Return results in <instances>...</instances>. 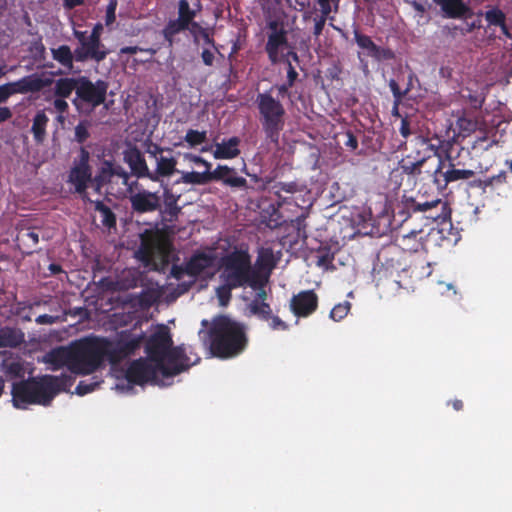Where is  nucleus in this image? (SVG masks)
Listing matches in <instances>:
<instances>
[{
  "mask_svg": "<svg viewBox=\"0 0 512 512\" xmlns=\"http://www.w3.org/2000/svg\"><path fill=\"white\" fill-rule=\"evenodd\" d=\"M145 353L151 362L158 365L160 374L166 378L186 371L200 360L199 357L191 360L183 345L173 347L170 331L164 325L159 326L145 339Z\"/></svg>",
  "mask_w": 512,
  "mask_h": 512,
  "instance_id": "f257e3e1",
  "label": "nucleus"
},
{
  "mask_svg": "<svg viewBox=\"0 0 512 512\" xmlns=\"http://www.w3.org/2000/svg\"><path fill=\"white\" fill-rule=\"evenodd\" d=\"M64 389V373L59 377L42 375L14 382L11 387L12 403L17 409L29 405L47 406Z\"/></svg>",
  "mask_w": 512,
  "mask_h": 512,
  "instance_id": "f03ea898",
  "label": "nucleus"
},
{
  "mask_svg": "<svg viewBox=\"0 0 512 512\" xmlns=\"http://www.w3.org/2000/svg\"><path fill=\"white\" fill-rule=\"evenodd\" d=\"M162 193L150 191L145 188L130 190L128 197L131 212L133 215H145L159 213L163 221L174 222L181 213L178 205L180 195L173 192L167 184H161Z\"/></svg>",
  "mask_w": 512,
  "mask_h": 512,
  "instance_id": "7ed1b4c3",
  "label": "nucleus"
},
{
  "mask_svg": "<svg viewBox=\"0 0 512 512\" xmlns=\"http://www.w3.org/2000/svg\"><path fill=\"white\" fill-rule=\"evenodd\" d=\"M208 335L212 355L222 359L239 355L248 343L245 326L225 315L213 319Z\"/></svg>",
  "mask_w": 512,
  "mask_h": 512,
  "instance_id": "20e7f679",
  "label": "nucleus"
},
{
  "mask_svg": "<svg viewBox=\"0 0 512 512\" xmlns=\"http://www.w3.org/2000/svg\"><path fill=\"white\" fill-rule=\"evenodd\" d=\"M111 341L106 338H85L66 346V367L73 358L82 374L96 371L107 359L110 362Z\"/></svg>",
  "mask_w": 512,
  "mask_h": 512,
  "instance_id": "39448f33",
  "label": "nucleus"
},
{
  "mask_svg": "<svg viewBox=\"0 0 512 512\" xmlns=\"http://www.w3.org/2000/svg\"><path fill=\"white\" fill-rule=\"evenodd\" d=\"M220 279L239 287L256 289L262 285L258 271L252 267L251 255L247 248L235 247L220 259Z\"/></svg>",
  "mask_w": 512,
  "mask_h": 512,
  "instance_id": "423d86ee",
  "label": "nucleus"
},
{
  "mask_svg": "<svg viewBox=\"0 0 512 512\" xmlns=\"http://www.w3.org/2000/svg\"><path fill=\"white\" fill-rule=\"evenodd\" d=\"M108 82L98 79L92 82L86 76L66 78V98L71 92H75L73 103L81 113H90L106 100Z\"/></svg>",
  "mask_w": 512,
  "mask_h": 512,
  "instance_id": "0eeeda50",
  "label": "nucleus"
},
{
  "mask_svg": "<svg viewBox=\"0 0 512 512\" xmlns=\"http://www.w3.org/2000/svg\"><path fill=\"white\" fill-rule=\"evenodd\" d=\"M260 123L268 143L279 145L280 133L285 126V108L271 93H259L256 98Z\"/></svg>",
  "mask_w": 512,
  "mask_h": 512,
  "instance_id": "6e6552de",
  "label": "nucleus"
},
{
  "mask_svg": "<svg viewBox=\"0 0 512 512\" xmlns=\"http://www.w3.org/2000/svg\"><path fill=\"white\" fill-rule=\"evenodd\" d=\"M447 203L440 198H425L423 195L416 196L403 195L400 203L397 205L394 217H399L401 222H405L413 213H424L427 219L438 221L445 219Z\"/></svg>",
  "mask_w": 512,
  "mask_h": 512,
  "instance_id": "1a4fd4ad",
  "label": "nucleus"
},
{
  "mask_svg": "<svg viewBox=\"0 0 512 512\" xmlns=\"http://www.w3.org/2000/svg\"><path fill=\"white\" fill-rule=\"evenodd\" d=\"M172 245L161 233H145L137 251L138 258L145 266L158 270L169 262Z\"/></svg>",
  "mask_w": 512,
  "mask_h": 512,
  "instance_id": "9d476101",
  "label": "nucleus"
},
{
  "mask_svg": "<svg viewBox=\"0 0 512 512\" xmlns=\"http://www.w3.org/2000/svg\"><path fill=\"white\" fill-rule=\"evenodd\" d=\"M212 181H221L224 185L232 188L247 187V180L238 176L236 170L227 165H218L213 171L182 172V176L176 181V184L206 185Z\"/></svg>",
  "mask_w": 512,
  "mask_h": 512,
  "instance_id": "9b49d317",
  "label": "nucleus"
},
{
  "mask_svg": "<svg viewBox=\"0 0 512 512\" xmlns=\"http://www.w3.org/2000/svg\"><path fill=\"white\" fill-rule=\"evenodd\" d=\"M108 54L109 50L106 49L101 40L87 38V40L78 45L73 52L66 46V69L72 68L73 60L79 62L91 60L100 63Z\"/></svg>",
  "mask_w": 512,
  "mask_h": 512,
  "instance_id": "f8f14e48",
  "label": "nucleus"
},
{
  "mask_svg": "<svg viewBox=\"0 0 512 512\" xmlns=\"http://www.w3.org/2000/svg\"><path fill=\"white\" fill-rule=\"evenodd\" d=\"M89 152L85 148L80 149L79 161L71 169L69 182L74 186L75 192L79 194L83 201H91L86 191L89 182H91L92 172L89 165Z\"/></svg>",
  "mask_w": 512,
  "mask_h": 512,
  "instance_id": "ddd939ff",
  "label": "nucleus"
},
{
  "mask_svg": "<svg viewBox=\"0 0 512 512\" xmlns=\"http://www.w3.org/2000/svg\"><path fill=\"white\" fill-rule=\"evenodd\" d=\"M144 340V333L139 335H133L127 332L121 333L117 341H111L110 363L116 364L134 354L135 351L140 348Z\"/></svg>",
  "mask_w": 512,
  "mask_h": 512,
  "instance_id": "4468645a",
  "label": "nucleus"
},
{
  "mask_svg": "<svg viewBox=\"0 0 512 512\" xmlns=\"http://www.w3.org/2000/svg\"><path fill=\"white\" fill-rule=\"evenodd\" d=\"M158 373L160 371L156 363L151 362L148 358H139L129 365L125 377L131 384L144 385L156 381Z\"/></svg>",
  "mask_w": 512,
  "mask_h": 512,
  "instance_id": "2eb2a0df",
  "label": "nucleus"
},
{
  "mask_svg": "<svg viewBox=\"0 0 512 512\" xmlns=\"http://www.w3.org/2000/svg\"><path fill=\"white\" fill-rule=\"evenodd\" d=\"M54 83V75L43 73L32 74L25 76L15 82H9L5 85L7 86L10 95H14L17 93L26 94L28 92H39L42 89L49 87Z\"/></svg>",
  "mask_w": 512,
  "mask_h": 512,
  "instance_id": "dca6fc26",
  "label": "nucleus"
},
{
  "mask_svg": "<svg viewBox=\"0 0 512 512\" xmlns=\"http://www.w3.org/2000/svg\"><path fill=\"white\" fill-rule=\"evenodd\" d=\"M319 305V297L312 289L303 290L292 296L290 310L298 318H307L312 315Z\"/></svg>",
  "mask_w": 512,
  "mask_h": 512,
  "instance_id": "f3484780",
  "label": "nucleus"
},
{
  "mask_svg": "<svg viewBox=\"0 0 512 512\" xmlns=\"http://www.w3.org/2000/svg\"><path fill=\"white\" fill-rule=\"evenodd\" d=\"M353 34L356 44L366 52L367 56L376 61H388L395 58L391 49L376 45L370 36L362 34L357 28L354 29Z\"/></svg>",
  "mask_w": 512,
  "mask_h": 512,
  "instance_id": "a211bd4d",
  "label": "nucleus"
},
{
  "mask_svg": "<svg viewBox=\"0 0 512 512\" xmlns=\"http://www.w3.org/2000/svg\"><path fill=\"white\" fill-rule=\"evenodd\" d=\"M216 254L213 250L195 251L186 261V274L190 277H198L206 270L212 268L216 261Z\"/></svg>",
  "mask_w": 512,
  "mask_h": 512,
  "instance_id": "6ab92c4d",
  "label": "nucleus"
},
{
  "mask_svg": "<svg viewBox=\"0 0 512 512\" xmlns=\"http://www.w3.org/2000/svg\"><path fill=\"white\" fill-rule=\"evenodd\" d=\"M114 177L122 179V184L129 186L130 174L120 164L105 160L95 175V181L98 182V185H107L112 182Z\"/></svg>",
  "mask_w": 512,
  "mask_h": 512,
  "instance_id": "aec40b11",
  "label": "nucleus"
},
{
  "mask_svg": "<svg viewBox=\"0 0 512 512\" xmlns=\"http://www.w3.org/2000/svg\"><path fill=\"white\" fill-rule=\"evenodd\" d=\"M124 161L128 164L131 175L137 179L147 178L150 180V172L143 153L137 147H131L124 151Z\"/></svg>",
  "mask_w": 512,
  "mask_h": 512,
  "instance_id": "412c9836",
  "label": "nucleus"
},
{
  "mask_svg": "<svg viewBox=\"0 0 512 512\" xmlns=\"http://www.w3.org/2000/svg\"><path fill=\"white\" fill-rule=\"evenodd\" d=\"M268 26L272 32L268 35L265 51L271 63L275 64L278 62L279 49L287 44V36L284 29L278 30L276 21H271Z\"/></svg>",
  "mask_w": 512,
  "mask_h": 512,
  "instance_id": "4be33fe9",
  "label": "nucleus"
},
{
  "mask_svg": "<svg viewBox=\"0 0 512 512\" xmlns=\"http://www.w3.org/2000/svg\"><path fill=\"white\" fill-rule=\"evenodd\" d=\"M176 172H178L177 159L173 156L159 155L156 157V168L150 172V180L161 185L164 184V178H170Z\"/></svg>",
  "mask_w": 512,
  "mask_h": 512,
  "instance_id": "5701e85b",
  "label": "nucleus"
},
{
  "mask_svg": "<svg viewBox=\"0 0 512 512\" xmlns=\"http://www.w3.org/2000/svg\"><path fill=\"white\" fill-rule=\"evenodd\" d=\"M422 145L424 146L425 151H430L433 156H431V163L427 164L423 168V174H426L427 177L432 178L433 182L437 184V186H440V180L438 178V175H442V169L444 166V161L442 158L438 155V148L431 144L428 140L422 139Z\"/></svg>",
  "mask_w": 512,
  "mask_h": 512,
  "instance_id": "b1692460",
  "label": "nucleus"
},
{
  "mask_svg": "<svg viewBox=\"0 0 512 512\" xmlns=\"http://www.w3.org/2000/svg\"><path fill=\"white\" fill-rule=\"evenodd\" d=\"M448 19H460L466 17L470 12V7L463 0H433Z\"/></svg>",
  "mask_w": 512,
  "mask_h": 512,
  "instance_id": "393cba45",
  "label": "nucleus"
},
{
  "mask_svg": "<svg viewBox=\"0 0 512 512\" xmlns=\"http://www.w3.org/2000/svg\"><path fill=\"white\" fill-rule=\"evenodd\" d=\"M241 140L237 136L229 139H223L221 143L215 145L213 156L215 159H234L241 153L239 145Z\"/></svg>",
  "mask_w": 512,
  "mask_h": 512,
  "instance_id": "a878e982",
  "label": "nucleus"
},
{
  "mask_svg": "<svg viewBox=\"0 0 512 512\" xmlns=\"http://www.w3.org/2000/svg\"><path fill=\"white\" fill-rule=\"evenodd\" d=\"M201 3L199 0H179L178 1V19L198 27V24L194 22L195 17L201 11Z\"/></svg>",
  "mask_w": 512,
  "mask_h": 512,
  "instance_id": "bb28decb",
  "label": "nucleus"
},
{
  "mask_svg": "<svg viewBox=\"0 0 512 512\" xmlns=\"http://www.w3.org/2000/svg\"><path fill=\"white\" fill-rule=\"evenodd\" d=\"M25 341L24 333L14 327L0 328V348H16Z\"/></svg>",
  "mask_w": 512,
  "mask_h": 512,
  "instance_id": "cd10ccee",
  "label": "nucleus"
},
{
  "mask_svg": "<svg viewBox=\"0 0 512 512\" xmlns=\"http://www.w3.org/2000/svg\"><path fill=\"white\" fill-rule=\"evenodd\" d=\"M16 242L23 253L32 254L39 242V234L32 229H21L16 236Z\"/></svg>",
  "mask_w": 512,
  "mask_h": 512,
  "instance_id": "c85d7f7f",
  "label": "nucleus"
},
{
  "mask_svg": "<svg viewBox=\"0 0 512 512\" xmlns=\"http://www.w3.org/2000/svg\"><path fill=\"white\" fill-rule=\"evenodd\" d=\"M422 233V230H409L407 233L403 234L398 240L400 247L411 253L418 252L424 248V243L421 240V237L418 236Z\"/></svg>",
  "mask_w": 512,
  "mask_h": 512,
  "instance_id": "c756f323",
  "label": "nucleus"
},
{
  "mask_svg": "<svg viewBox=\"0 0 512 512\" xmlns=\"http://www.w3.org/2000/svg\"><path fill=\"white\" fill-rule=\"evenodd\" d=\"M443 185L447 186L449 183L456 182L459 180H469L475 176V171L470 169H460L456 165L449 161L448 168L442 173Z\"/></svg>",
  "mask_w": 512,
  "mask_h": 512,
  "instance_id": "7c9ffc66",
  "label": "nucleus"
},
{
  "mask_svg": "<svg viewBox=\"0 0 512 512\" xmlns=\"http://www.w3.org/2000/svg\"><path fill=\"white\" fill-rule=\"evenodd\" d=\"M485 20L489 26L500 27L501 32L508 38H512L509 28L506 24V15L498 7L487 10L484 14Z\"/></svg>",
  "mask_w": 512,
  "mask_h": 512,
  "instance_id": "2f4dec72",
  "label": "nucleus"
},
{
  "mask_svg": "<svg viewBox=\"0 0 512 512\" xmlns=\"http://www.w3.org/2000/svg\"><path fill=\"white\" fill-rule=\"evenodd\" d=\"M190 25L180 19L170 20L162 30L163 37L167 42V47L172 48L174 45V36L182 31L189 29Z\"/></svg>",
  "mask_w": 512,
  "mask_h": 512,
  "instance_id": "473e14b6",
  "label": "nucleus"
},
{
  "mask_svg": "<svg viewBox=\"0 0 512 512\" xmlns=\"http://www.w3.org/2000/svg\"><path fill=\"white\" fill-rule=\"evenodd\" d=\"M431 163V156L428 155L423 157L415 162H411L408 160H402L400 162V168L402 172L409 176L421 177L423 174V168Z\"/></svg>",
  "mask_w": 512,
  "mask_h": 512,
  "instance_id": "72a5a7b5",
  "label": "nucleus"
},
{
  "mask_svg": "<svg viewBox=\"0 0 512 512\" xmlns=\"http://www.w3.org/2000/svg\"><path fill=\"white\" fill-rule=\"evenodd\" d=\"M89 202L94 204V210L100 213L101 223L104 227L110 229L116 226V216L109 206L100 199H91Z\"/></svg>",
  "mask_w": 512,
  "mask_h": 512,
  "instance_id": "f704fd0d",
  "label": "nucleus"
},
{
  "mask_svg": "<svg viewBox=\"0 0 512 512\" xmlns=\"http://www.w3.org/2000/svg\"><path fill=\"white\" fill-rule=\"evenodd\" d=\"M48 120L44 112H38L33 119L31 132L33 133L35 141L38 143H41L45 138Z\"/></svg>",
  "mask_w": 512,
  "mask_h": 512,
  "instance_id": "c9c22d12",
  "label": "nucleus"
},
{
  "mask_svg": "<svg viewBox=\"0 0 512 512\" xmlns=\"http://www.w3.org/2000/svg\"><path fill=\"white\" fill-rule=\"evenodd\" d=\"M44 362L51 365L53 370L64 367V346L60 345L50 350L44 356Z\"/></svg>",
  "mask_w": 512,
  "mask_h": 512,
  "instance_id": "e433bc0d",
  "label": "nucleus"
},
{
  "mask_svg": "<svg viewBox=\"0 0 512 512\" xmlns=\"http://www.w3.org/2000/svg\"><path fill=\"white\" fill-rule=\"evenodd\" d=\"M316 265L320 268L328 269L332 266L334 260V252L330 246H320L316 251Z\"/></svg>",
  "mask_w": 512,
  "mask_h": 512,
  "instance_id": "4c0bfd02",
  "label": "nucleus"
},
{
  "mask_svg": "<svg viewBox=\"0 0 512 512\" xmlns=\"http://www.w3.org/2000/svg\"><path fill=\"white\" fill-rule=\"evenodd\" d=\"M222 285L216 288V296L220 306H227L232 298V290L240 288L239 286L228 282L222 281Z\"/></svg>",
  "mask_w": 512,
  "mask_h": 512,
  "instance_id": "58836bf2",
  "label": "nucleus"
},
{
  "mask_svg": "<svg viewBox=\"0 0 512 512\" xmlns=\"http://www.w3.org/2000/svg\"><path fill=\"white\" fill-rule=\"evenodd\" d=\"M55 107L57 108L59 114L57 116L58 121L63 124L64 123V78H59L55 81Z\"/></svg>",
  "mask_w": 512,
  "mask_h": 512,
  "instance_id": "ea45409f",
  "label": "nucleus"
},
{
  "mask_svg": "<svg viewBox=\"0 0 512 512\" xmlns=\"http://www.w3.org/2000/svg\"><path fill=\"white\" fill-rule=\"evenodd\" d=\"M249 309L252 314L256 315L263 321H269L272 318V309L270 305L263 301H252L249 304Z\"/></svg>",
  "mask_w": 512,
  "mask_h": 512,
  "instance_id": "a19ab883",
  "label": "nucleus"
},
{
  "mask_svg": "<svg viewBox=\"0 0 512 512\" xmlns=\"http://www.w3.org/2000/svg\"><path fill=\"white\" fill-rule=\"evenodd\" d=\"M4 372L12 378H23L25 374L24 365L19 361L4 363Z\"/></svg>",
  "mask_w": 512,
  "mask_h": 512,
  "instance_id": "79ce46f5",
  "label": "nucleus"
},
{
  "mask_svg": "<svg viewBox=\"0 0 512 512\" xmlns=\"http://www.w3.org/2000/svg\"><path fill=\"white\" fill-rule=\"evenodd\" d=\"M351 309V303L348 301H344L342 303L336 304L332 310L330 311V318L336 322L344 319Z\"/></svg>",
  "mask_w": 512,
  "mask_h": 512,
  "instance_id": "37998d69",
  "label": "nucleus"
},
{
  "mask_svg": "<svg viewBox=\"0 0 512 512\" xmlns=\"http://www.w3.org/2000/svg\"><path fill=\"white\" fill-rule=\"evenodd\" d=\"M184 139L190 146L195 147L206 141L207 133L206 131L189 129Z\"/></svg>",
  "mask_w": 512,
  "mask_h": 512,
  "instance_id": "c03bdc74",
  "label": "nucleus"
},
{
  "mask_svg": "<svg viewBox=\"0 0 512 512\" xmlns=\"http://www.w3.org/2000/svg\"><path fill=\"white\" fill-rule=\"evenodd\" d=\"M89 127L90 122L87 120L80 121L79 124L75 127V140L78 143H84L89 138Z\"/></svg>",
  "mask_w": 512,
  "mask_h": 512,
  "instance_id": "a18cd8bd",
  "label": "nucleus"
},
{
  "mask_svg": "<svg viewBox=\"0 0 512 512\" xmlns=\"http://www.w3.org/2000/svg\"><path fill=\"white\" fill-rule=\"evenodd\" d=\"M388 85L393 94L394 101H402L410 90L409 88H406L405 90L402 91L400 89L398 82L395 79H390Z\"/></svg>",
  "mask_w": 512,
  "mask_h": 512,
  "instance_id": "49530a36",
  "label": "nucleus"
},
{
  "mask_svg": "<svg viewBox=\"0 0 512 512\" xmlns=\"http://www.w3.org/2000/svg\"><path fill=\"white\" fill-rule=\"evenodd\" d=\"M329 15L320 14L314 18V30L313 35L315 37H319L324 29L325 23L328 19Z\"/></svg>",
  "mask_w": 512,
  "mask_h": 512,
  "instance_id": "de8ad7c7",
  "label": "nucleus"
},
{
  "mask_svg": "<svg viewBox=\"0 0 512 512\" xmlns=\"http://www.w3.org/2000/svg\"><path fill=\"white\" fill-rule=\"evenodd\" d=\"M99 386V382H85L80 381L78 385L76 386V393L78 395H85L87 393H90L96 389V387Z\"/></svg>",
  "mask_w": 512,
  "mask_h": 512,
  "instance_id": "09e8293b",
  "label": "nucleus"
},
{
  "mask_svg": "<svg viewBox=\"0 0 512 512\" xmlns=\"http://www.w3.org/2000/svg\"><path fill=\"white\" fill-rule=\"evenodd\" d=\"M116 8H117V1L111 0L107 6L106 9V16H105V24L107 26L111 25L115 19H116Z\"/></svg>",
  "mask_w": 512,
  "mask_h": 512,
  "instance_id": "8fccbe9b",
  "label": "nucleus"
},
{
  "mask_svg": "<svg viewBox=\"0 0 512 512\" xmlns=\"http://www.w3.org/2000/svg\"><path fill=\"white\" fill-rule=\"evenodd\" d=\"M409 3L420 16H423L431 7L427 0H412Z\"/></svg>",
  "mask_w": 512,
  "mask_h": 512,
  "instance_id": "3c124183",
  "label": "nucleus"
},
{
  "mask_svg": "<svg viewBox=\"0 0 512 512\" xmlns=\"http://www.w3.org/2000/svg\"><path fill=\"white\" fill-rule=\"evenodd\" d=\"M282 223H283L282 216L280 215L279 211L273 207V212L270 215L269 220L267 221V226L272 229H275V228L280 227L282 225Z\"/></svg>",
  "mask_w": 512,
  "mask_h": 512,
  "instance_id": "603ef678",
  "label": "nucleus"
},
{
  "mask_svg": "<svg viewBox=\"0 0 512 512\" xmlns=\"http://www.w3.org/2000/svg\"><path fill=\"white\" fill-rule=\"evenodd\" d=\"M269 326L273 330H287L288 324L284 322L280 317L272 315V318H270Z\"/></svg>",
  "mask_w": 512,
  "mask_h": 512,
  "instance_id": "864d4df0",
  "label": "nucleus"
},
{
  "mask_svg": "<svg viewBox=\"0 0 512 512\" xmlns=\"http://www.w3.org/2000/svg\"><path fill=\"white\" fill-rule=\"evenodd\" d=\"M495 179H496V177H491V178H488L486 180L474 179V180L469 182V186L471 188L485 189L488 186H491Z\"/></svg>",
  "mask_w": 512,
  "mask_h": 512,
  "instance_id": "5fc2aeb1",
  "label": "nucleus"
},
{
  "mask_svg": "<svg viewBox=\"0 0 512 512\" xmlns=\"http://www.w3.org/2000/svg\"><path fill=\"white\" fill-rule=\"evenodd\" d=\"M339 0H317V3L320 7V12L324 15H329L332 11L331 3L335 2V7H338Z\"/></svg>",
  "mask_w": 512,
  "mask_h": 512,
  "instance_id": "6e6d98bb",
  "label": "nucleus"
},
{
  "mask_svg": "<svg viewBox=\"0 0 512 512\" xmlns=\"http://www.w3.org/2000/svg\"><path fill=\"white\" fill-rule=\"evenodd\" d=\"M274 188L277 189V192L284 191L287 193H294L297 191V184L295 182H279L274 186Z\"/></svg>",
  "mask_w": 512,
  "mask_h": 512,
  "instance_id": "4d7b16f0",
  "label": "nucleus"
},
{
  "mask_svg": "<svg viewBox=\"0 0 512 512\" xmlns=\"http://www.w3.org/2000/svg\"><path fill=\"white\" fill-rule=\"evenodd\" d=\"M186 274V263L184 265L174 264L171 268V276L176 280H181Z\"/></svg>",
  "mask_w": 512,
  "mask_h": 512,
  "instance_id": "13d9d810",
  "label": "nucleus"
},
{
  "mask_svg": "<svg viewBox=\"0 0 512 512\" xmlns=\"http://www.w3.org/2000/svg\"><path fill=\"white\" fill-rule=\"evenodd\" d=\"M297 77H298V72L293 67V65L288 61L287 81H286L287 86L293 87L295 81L297 80Z\"/></svg>",
  "mask_w": 512,
  "mask_h": 512,
  "instance_id": "bf43d9fd",
  "label": "nucleus"
},
{
  "mask_svg": "<svg viewBox=\"0 0 512 512\" xmlns=\"http://www.w3.org/2000/svg\"><path fill=\"white\" fill-rule=\"evenodd\" d=\"M399 132L401 136L405 139H407L411 135L410 121L408 120L407 117L401 119Z\"/></svg>",
  "mask_w": 512,
  "mask_h": 512,
  "instance_id": "052dcab7",
  "label": "nucleus"
},
{
  "mask_svg": "<svg viewBox=\"0 0 512 512\" xmlns=\"http://www.w3.org/2000/svg\"><path fill=\"white\" fill-rule=\"evenodd\" d=\"M57 319H58V316L43 314V315H39L35 319V322L39 325H49V324L55 323L57 321Z\"/></svg>",
  "mask_w": 512,
  "mask_h": 512,
  "instance_id": "680f3d73",
  "label": "nucleus"
},
{
  "mask_svg": "<svg viewBox=\"0 0 512 512\" xmlns=\"http://www.w3.org/2000/svg\"><path fill=\"white\" fill-rule=\"evenodd\" d=\"M346 136L347 140L345 141L344 145L352 151L356 150L358 148L357 137L350 131L346 133Z\"/></svg>",
  "mask_w": 512,
  "mask_h": 512,
  "instance_id": "e2e57ef3",
  "label": "nucleus"
},
{
  "mask_svg": "<svg viewBox=\"0 0 512 512\" xmlns=\"http://www.w3.org/2000/svg\"><path fill=\"white\" fill-rule=\"evenodd\" d=\"M201 58L206 66H212L214 61V53L209 49H204L201 53Z\"/></svg>",
  "mask_w": 512,
  "mask_h": 512,
  "instance_id": "0e129e2a",
  "label": "nucleus"
},
{
  "mask_svg": "<svg viewBox=\"0 0 512 512\" xmlns=\"http://www.w3.org/2000/svg\"><path fill=\"white\" fill-rule=\"evenodd\" d=\"M102 30H103L102 24H100V23L96 24L93 27L91 33L88 35V38L93 39V40H101Z\"/></svg>",
  "mask_w": 512,
  "mask_h": 512,
  "instance_id": "69168bd1",
  "label": "nucleus"
},
{
  "mask_svg": "<svg viewBox=\"0 0 512 512\" xmlns=\"http://www.w3.org/2000/svg\"><path fill=\"white\" fill-rule=\"evenodd\" d=\"M296 227H297V230H298V236H302V237H306V232H305V227H306V224H305V218L304 217H298L296 219Z\"/></svg>",
  "mask_w": 512,
  "mask_h": 512,
  "instance_id": "338daca9",
  "label": "nucleus"
},
{
  "mask_svg": "<svg viewBox=\"0 0 512 512\" xmlns=\"http://www.w3.org/2000/svg\"><path fill=\"white\" fill-rule=\"evenodd\" d=\"M164 148L157 144H153L151 147L148 148L147 152L156 159V157H159V155H163Z\"/></svg>",
  "mask_w": 512,
  "mask_h": 512,
  "instance_id": "774afa93",
  "label": "nucleus"
}]
</instances>
